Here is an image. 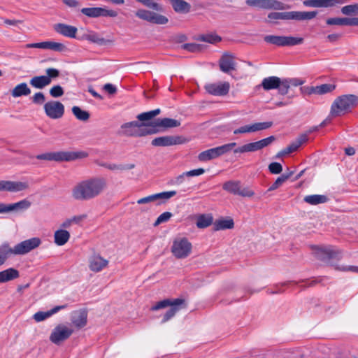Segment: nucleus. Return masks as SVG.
<instances>
[{"mask_svg": "<svg viewBox=\"0 0 358 358\" xmlns=\"http://www.w3.org/2000/svg\"><path fill=\"white\" fill-rule=\"evenodd\" d=\"M303 83V80L296 78H280L277 76H269L264 78L257 88L262 87L266 91L278 90V94L284 96L289 93L291 87H298Z\"/></svg>", "mask_w": 358, "mask_h": 358, "instance_id": "nucleus-3", "label": "nucleus"}, {"mask_svg": "<svg viewBox=\"0 0 358 358\" xmlns=\"http://www.w3.org/2000/svg\"><path fill=\"white\" fill-rule=\"evenodd\" d=\"M46 78H49V83H51L52 79L56 78L59 76L60 72L58 69L54 68H48L45 70Z\"/></svg>", "mask_w": 358, "mask_h": 358, "instance_id": "nucleus-53", "label": "nucleus"}, {"mask_svg": "<svg viewBox=\"0 0 358 358\" xmlns=\"http://www.w3.org/2000/svg\"><path fill=\"white\" fill-rule=\"evenodd\" d=\"M29 83L36 89H43L50 85L49 78H46L45 76H34L30 80Z\"/></svg>", "mask_w": 358, "mask_h": 358, "instance_id": "nucleus-35", "label": "nucleus"}, {"mask_svg": "<svg viewBox=\"0 0 358 358\" xmlns=\"http://www.w3.org/2000/svg\"><path fill=\"white\" fill-rule=\"evenodd\" d=\"M86 39L92 43H96L100 45H106L108 41L100 37L97 34H90L86 36Z\"/></svg>", "mask_w": 358, "mask_h": 358, "instance_id": "nucleus-47", "label": "nucleus"}, {"mask_svg": "<svg viewBox=\"0 0 358 358\" xmlns=\"http://www.w3.org/2000/svg\"><path fill=\"white\" fill-rule=\"evenodd\" d=\"M103 90L109 94H114L117 92L116 87L110 83L104 85Z\"/></svg>", "mask_w": 358, "mask_h": 358, "instance_id": "nucleus-64", "label": "nucleus"}, {"mask_svg": "<svg viewBox=\"0 0 358 358\" xmlns=\"http://www.w3.org/2000/svg\"><path fill=\"white\" fill-rule=\"evenodd\" d=\"M213 224V217L210 214L199 215L196 220V227L199 229L206 228L211 224Z\"/></svg>", "mask_w": 358, "mask_h": 358, "instance_id": "nucleus-34", "label": "nucleus"}, {"mask_svg": "<svg viewBox=\"0 0 358 358\" xmlns=\"http://www.w3.org/2000/svg\"><path fill=\"white\" fill-rule=\"evenodd\" d=\"M217 157H219V156L215 148L203 151L198 155V159L200 162H207Z\"/></svg>", "mask_w": 358, "mask_h": 358, "instance_id": "nucleus-37", "label": "nucleus"}, {"mask_svg": "<svg viewBox=\"0 0 358 358\" xmlns=\"http://www.w3.org/2000/svg\"><path fill=\"white\" fill-rule=\"evenodd\" d=\"M317 95H323L333 92L336 89V85L333 84H322L316 86Z\"/></svg>", "mask_w": 358, "mask_h": 358, "instance_id": "nucleus-45", "label": "nucleus"}, {"mask_svg": "<svg viewBox=\"0 0 358 358\" xmlns=\"http://www.w3.org/2000/svg\"><path fill=\"white\" fill-rule=\"evenodd\" d=\"M275 139L276 138L274 136H270L258 141L249 143L239 146L234 150V153L237 154L256 152L270 145L275 141Z\"/></svg>", "mask_w": 358, "mask_h": 358, "instance_id": "nucleus-11", "label": "nucleus"}, {"mask_svg": "<svg viewBox=\"0 0 358 358\" xmlns=\"http://www.w3.org/2000/svg\"><path fill=\"white\" fill-rule=\"evenodd\" d=\"M185 139L180 136H164L154 138L151 144L155 147H168L185 143Z\"/></svg>", "mask_w": 358, "mask_h": 358, "instance_id": "nucleus-19", "label": "nucleus"}, {"mask_svg": "<svg viewBox=\"0 0 358 358\" xmlns=\"http://www.w3.org/2000/svg\"><path fill=\"white\" fill-rule=\"evenodd\" d=\"M192 248V243L187 238H180L173 241L171 252L176 258L184 259L189 255Z\"/></svg>", "mask_w": 358, "mask_h": 358, "instance_id": "nucleus-12", "label": "nucleus"}, {"mask_svg": "<svg viewBox=\"0 0 358 358\" xmlns=\"http://www.w3.org/2000/svg\"><path fill=\"white\" fill-rule=\"evenodd\" d=\"M345 2L343 0H305L303 5L313 8H328L332 7L336 4H342Z\"/></svg>", "mask_w": 358, "mask_h": 358, "instance_id": "nucleus-23", "label": "nucleus"}, {"mask_svg": "<svg viewBox=\"0 0 358 358\" xmlns=\"http://www.w3.org/2000/svg\"><path fill=\"white\" fill-rule=\"evenodd\" d=\"M41 244V240L34 237L23 241L17 244L13 248L8 243L0 245V266H2L11 255H25Z\"/></svg>", "mask_w": 358, "mask_h": 358, "instance_id": "nucleus-4", "label": "nucleus"}, {"mask_svg": "<svg viewBox=\"0 0 358 358\" xmlns=\"http://www.w3.org/2000/svg\"><path fill=\"white\" fill-rule=\"evenodd\" d=\"M170 306V308L164 315L162 323H165L171 320L176 313L182 308L185 307V301L183 299H166L157 302L155 306H152L151 310H157Z\"/></svg>", "mask_w": 358, "mask_h": 358, "instance_id": "nucleus-5", "label": "nucleus"}, {"mask_svg": "<svg viewBox=\"0 0 358 358\" xmlns=\"http://www.w3.org/2000/svg\"><path fill=\"white\" fill-rule=\"evenodd\" d=\"M49 317H50V314H49L48 311H46V312L38 311L34 315L33 318L36 322H41V321L45 320V319L48 318Z\"/></svg>", "mask_w": 358, "mask_h": 358, "instance_id": "nucleus-56", "label": "nucleus"}, {"mask_svg": "<svg viewBox=\"0 0 358 358\" xmlns=\"http://www.w3.org/2000/svg\"><path fill=\"white\" fill-rule=\"evenodd\" d=\"M220 70L224 73H229L235 70V62L233 57L228 54H224L219 62Z\"/></svg>", "mask_w": 358, "mask_h": 358, "instance_id": "nucleus-27", "label": "nucleus"}, {"mask_svg": "<svg viewBox=\"0 0 358 358\" xmlns=\"http://www.w3.org/2000/svg\"><path fill=\"white\" fill-rule=\"evenodd\" d=\"M264 41L279 47L294 46L303 43V38L301 37L275 35H266L264 37Z\"/></svg>", "mask_w": 358, "mask_h": 358, "instance_id": "nucleus-10", "label": "nucleus"}, {"mask_svg": "<svg viewBox=\"0 0 358 358\" xmlns=\"http://www.w3.org/2000/svg\"><path fill=\"white\" fill-rule=\"evenodd\" d=\"M317 11H287V12H272L268 15L271 20H290L298 21L309 20L316 17Z\"/></svg>", "mask_w": 358, "mask_h": 358, "instance_id": "nucleus-7", "label": "nucleus"}, {"mask_svg": "<svg viewBox=\"0 0 358 358\" xmlns=\"http://www.w3.org/2000/svg\"><path fill=\"white\" fill-rule=\"evenodd\" d=\"M15 213H21L27 210L31 206V202L27 199L14 203Z\"/></svg>", "mask_w": 358, "mask_h": 358, "instance_id": "nucleus-42", "label": "nucleus"}, {"mask_svg": "<svg viewBox=\"0 0 358 358\" xmlns=\"http://www.w3.org/2000/svg\"><path fill=\"white\" fill-rule=\"evenodd\" d=\"M73 333V330L72 329L59 324L52 331L50 336V340L54 344L59 345L61 343L68 339Z\"/></svg>", "mask_w": 358, "mask_h": 358, "instance_id": "nucleus-16", "label": "nucleus"}, {"mask_svg": "<svg viewBox=\"0 0 358 358\" xmlns=\"http://www.w3.org/2000/svg\"><path fill=\"white\" fill-rule=\"evenodd\" d=\"M54 29L57 33L71 38H76L78 31V29L76 27L63 23L55 24Z\"/></svg>", "mask_w": 358, "mask_h": 358, "instance_id": "nucleus-24", "label": "nucleus"}, {"mask_svg": "<svg viewBox=\"0 0 358 358\" xmlns=\"http://www.w3.org/2000/svg\"><path fill=\"white\" fill-rule=\"evenodd\" d=\"M205 173V170L202 168H199L197 169L191 170L187 172H185V174L187 177H193V176H198L200 175H202Z\"/></svg>", "mask_w": 358, "mask_h": 358, "instance_id": "nucleus-60", "label": "nucleus"}, {"mask_svg": "<svg viewBox=\"0 0 358 358\" xmlns=\"http://www.w3.org/2000/svg\"><path fill=\"white\" fill-rule=\"evenodd\" d=\"M347 17L328 18L326 21L328 25L347 26Z\"/></svg>", "mask_w": 358, "mask_h": 358, "instance_id": "nucleus-49", "label": "nucleus"}, {"mask_svg": "<svg viewBox=\"0 0 358 358\" xmlns=\"http://www.w3.org/2000/svg\"><path fill=\"white\" fill-rule=\"evenodd\" d=\"M175 12L187 13L190 11L191 5L185 0H169Z\"/></svg>", "mask_w": 358, "mask_h": 358, "instance_id": "nucleus-30", "label": "nucleus"}, {"mask_svg": "<svg viewBox=\"0 0 358 358\" xmlns=\"http://www.w3.org/2000/svg\"><path fill=\"white\" fill-rule=\"evenodd\" d=\"M25 48L49 49L57 52H64L66 50V47L63 43L54 41L28 43L25 45Z\"/></svg>", "mask_w": 358, "mask_h": 358, "instance_id": "nucleus-22", "label": "nucleus"}, {"mask_svg": "<svg viewBox=\"0 0 358 358\" xmlns=\"http://www.w3.org/2000/svg\"><path fill=\"white\" fill-rule=\"evenodd\" d=\"M206 92L210 95L224 96L230 90V84L228 82H219L215 83H206L204 85Z\"/></svg>", "mask_w": 358, "mask_h": 358, "instance_id": "nucleus-18", "label": "nucleus"}, {"mask_svg": "<svg viewBox=\"0 0 358 358\" xmlns=\"http://www.w3.org/2000/svg\"><path fill=\"white\" fill-rule=\"evenodd\" d=\"M32 101L36 104H42L45 101V96L42 92L36 93L32 97Z\"/></svg>", "mask_w": 358, "mask_h": 358, "instance_id": "nucleus-59", "label": "nucleus"}, {"mask_svg": "<svg viewBox=\"0 0 358 358\" xmlns=\"http://www.w3.org/2000/svg\"><path fill=\"white\" fill-rule=\"evenodd\" d=\"M234 227V220L229 217H228L227 218L222 217L220 219L216 220L213 222L214 231L231 229Z\"/></svg>", "mask_w": 358, "mask_h": 358, "instance_id": "nucleus-28", "label": "nucleus"}, {"mask_svg": "<svg viewBox=\"0 0 358 358\" xmlns=\"http://www.w3.org/2000/svg\"><path fill=\"white\" fill-rule=\"evenodd\" d=\"M28 188L29 184L27 182L0 180V192H18Z\"/></svg>", "mask_w": 358, "mask_h": 358, "instance_id": "nucleus-21", "label": "nucleus"}, {"mask_svg": "<svg viewBox=\"0 0 358 358\" xmlns=\"http://www.w3.org/2000/svg\"><path fill=\"white\" fill-rule=\"evenodd\" d=\"M315 256L324 264L335 266L336 264L342 258V252L334 249L332 246L317 247L315 250Z\"/></svg>", "mask_w": 358, "mask_h": 358, "instance_id": "nucleus-8", "label": "nucleus"}, {"mask_svg": "<svg viewBox=\"0 0 358 358\" xmlns=\"http://www.w3.org/2000/svg\"><path fill=\"white\" fill-rule=\"evenodd\" d=\"M241 187V182L239 181L236 180H229L223 184L222 188L224 190L233 194L234 195H238L239 193V189Z\"/></svg>", "mask_w": 358, "mask_h": 358, "instance_id": "nucleus-38", "label": "nucleus"}, {"mask_svg": "<svg viewBox=\"0 0 358 358\" xmlns=\"http://www.w3.org/2000/svg\"><path fill=\"white\" fill-rule=\"evenodd\" d=\"M81 13L89 17H111L117 16V13L113 10H108L101 7L83 8Z\"/></svg>", "mask_w": 358, "mask_h": 358, "instance_id": "nucleus-20", "label": "nucleus"}, {"mask_svg": "<svg viewBox=\"0 0 358 358\" xmlns=\"http://www.w3.org/2000/svg\"><path fill=\"white\" fill-rule=\"evenodd\" d=\"M339 115L340 113H330V115L322 122H321L320 124L311 127L306 134L308 135V134L318 131L320 128L326 127L331 123L333 118L339 116Z\"/></svg>", "mask_w": 358, "mask_h": 358, "instance_id": "nucleus-43", "label": "nucleus"}, {"mask_svg": "<svg viewBox=\"0 0 358 358\" xmlns=\"http://www.w3.org/2000/svg\"><path fill=\"white\" fill-rule=\"evenodd\" d=\"M252 133L250 125L242 126L234 131V134L237 135L240 134Z\"/></svg>", "mask_w": 358, "mask_h": 358, "instance_id": "nucleus-61", "label": "nucleus"}, {"mask_svg": "<svg viewBox=\"0 0 358 358\" xmlns=\"http://www.w3.org/2000/svg\"><path fill=\"white\" fill-rule=\"evenodd\" d=\"M108 262L100 256L93 257L90 262V268L94 272H99L108 265Z\"/></svg>", "mask_w": 358, "mask_h": 358, "instance_id": "nucleus-31", "label": "nucleus"}, {"mask_svg": "<svg viewBox=\"0 0 358 358\" xmlns=\"http://www.w3.org/2000/svg\"><path fill=\"white\" fill-rule=\"evenodd\" d=\"M107 186L106 180L94 177L83 180L72 189V196L76 200L86 201L99 196Z\"/></svg>", "mask_w": 358, "mask_h": 358, "instance_id": "nucleus-1", "label": "nucleus"}, {"mask_svg": "<svg viewBox=\"0 0 358 358\" xmlns=\"http://www.w3.org/2000/svg\"><path fill=\"white\" fill-rule=\"evenodd\" d=\"M71 322L77 328L84 327L87 322V312L84 309L74 311L71 315Z\"/></svg>", "mask_w": 358, "mask_h": 358, "instance_id": "nucleus-26", "label": "nucleus"}, {"mask_svg": "<svg viewBox=\"0 0 358 358\" xmlns=\"http://www.w3.org/2000/svg\"><path fill=\"white\" fill-rule=\"evenodd\" d=\"M135 15L139 19L152 24L162 25L169 22L167 17L148 10L139 9L136 12Z\"/></svg>", "mask_w": 358, "mask_h": 358, "instance_id": "nucleus-14", "label": "nucleus"}, {"mask_svg": "<svg viewBox=\"0 0 358 358\" xmlns=\"http://www.w3.org/2000/svg\"><path fill=\"white\" fill-rule=\"evenodd\" d=\"M45 112H64V105L57 101H51L45 103Z\"/></svg>", "mask_w": 358, "mask_h": 358, "instance_id": "nucleus-39", "label": "nucleus"}, {"mask_svg": "<svg viewBox=\"0 0 358 358\" xmlns=\"http://www.w3.org/2000/svg\"><path fill=\"white\" fill-rule=\"evenodd\" d=\"M236 145V143H229L221 146L216 147L217 155L219 157L230 152Z\"/></svg>", "mask_w": 358, "mask_h": 358, "instance_id": "nucleus-48", "label": "nucleus"}, {"mask_svg": "<svg viewBox=\"0 0 358 358\" xmlns=\"http://www.w3.org/2000/svg\"><path fill=\"white\" fill-rule=\"evenodd\" d=\"M30 94L31 90L26 83H22L16 85L11 91V95L15 98L22 96H27Z\"/></svg>", "mask_w": 358, "mask_h": 358, "instance_id": "nucleus-32", "label": "nucleus"}, {"mask_svg": "<svg viewBox=\"0 0 358 358\" xmlns=\"http://www.w3.org/2000/svg\"><path fill=\"white\" fill-rule=\"evenodd\" d=\"M172 215V213L170 212H164L162 213L155 222L154 226L156 227L162 223L168 222Z\"/></svg>", "mask_w": 358, "mask_h": 358, "instance_id": "nucleus-51", "label": "nucleus"}, {"mask_svg": "<svg viewBox=\"0 0 358 358\" xmlns=\"http://www.w3.org/2000/svg\"><path fill=\"white\" fill-rule=\"evenodd\" d=\"M246 4L263 9L285 10L287 6L282 2L277 0H246Z\"/></svg>", "mask_w": 358, "mask_h": 358, "instance_id": "nucleus-15", "label": "nucleus"}, {"mask_svg": "<svg viewBox=\"0 0 358 358\" xmlns=\"http://www.w3.org/2000/svg\"><path fill=\"white\" fill-rule=\"evenodd\" d=\"M197 40L212 44H215L222 41V38L215 33H209L199 35Z\"/></svg>", "mask_w": 358, "mask_h": 358, "instance_id": "nucleus-40", "label": "nucleus"}, {"mask_svg": "<svg viewBox=\"0 0 358 358\" xmlns=\"http://www.w3.org/2000/svg\"><path fill=\"white\" fill-rule=\"evenodd\" d=\"M268 170L273 174H279L282 171V166L278 162H272L268 165Z\"/></svg>", "mask_w": 358, "mask_h": 358, "instance_id": "nucleus-55", "label": "nucleus"}, {"mask_svg": "<svg viewBox=\"0 0 358 358\" xmlns=\"http://www.w3.org/2000/svg\"><path fill=\"white\" fill-rule=\"evenodd\" d=\"M308 136L307 134H302L294 141H292L285 149L278 153V156L281 155L291 154L298 150V148L304 143L307 142Z\"/></svg>", "mask_w": 358, "mask_h": 358, "instance_id": "nucleus-25", "label": "nucleus"}, {"mask_svg": "<svg viewBox=\"0 0 358 358\" xmlns=\"http://www.w3.org/2000/svg\"><path fill=\"white\" fill-rule=\"evenodd\" d=\"M336 269L342 271H350L358 273V266H347L342 267H336Z\"/></svg>", "mask_w": 358, "mask_h": 358, "instance_id": "nucleus-63", "label": "nucleus"}, {"mask_svg": "<svg viewBox=\"0 0 358 358\" xmlns=\"http://www.w3.org/2000/svg\"><path fill=\"white\" fill-rule=\"evenodd\" d=\"M287 176H280L278 177L275 181L270 186L268 191H273L280 187L286 180Z\"/></svg>", "mask_w": 358, "mask_h": 358, "instance_id": "nucleus-52", "label": "nucleus"}, {"mask_svg": "<svg viewBox=\"0 0 358 358\" xmlns=\"http://www.w3.org/2000/svg\"><path fill=\"white\" fill-rule=\"evenodd\" d=\"M50 94L55 98L60 97L64 94V90L60 85H55L50 90Z\"/></svg>", "mask_w": 358, "mask_h": 358, "instance_id": "nucleus-54", "label": "nucleus"}, {"mask_svg": "<svg viewBox=\"0 0 358 358\" xmlns=\"http://www.w3.org/2000/svg\"><path fill=\"white\" fill-rule=\"evenodd\" d=\"M149 122V129L152 131V134H157L164 131L163 128H173L180 125V122L171 118H151Z\"/></svg>", "mask_w": 358, "mask_h": 358, "instance_id": "nucleus-13", "label": "nucleus"}, {"mask_svg": "<svg viewBox=\"0 0 358 358\" xmlns=\"http://www.w3.org/2000/svg\"><path fill=\"white\" fill-rule=\"evenodd\" d=\"M329 200L328 197L325 195L313 194L306 196L303 201L310 205H317L320 203H324Z\"/></svg>", "mask_w": 358, "mask_h": 358, "instance_id": "nucleus-36", "label": "nucleus"}, {"mask_svg": "<svg viewBox=\"0 0 358 358\" xmlns=\"http://www.w3.org/2000/svg\"><path fill=\"white\" fill-rule=\"evenodd\" d=\"M20 277V272L14 268H8L0 271V284L5 283Z\"/></svg>", "mask_w": 358, "mask_h": 358, "instance_id": "nucleus-29", "label": "nucleus"}, {"mask_svg": "<svg viewBox=\"0 0 358 358\" xmlns=\"http://www.w3.org/2000/svg\"><path fill=\"white\" fill-rule=\"evenodd\" d=\"M176 191L163 192L141 198L137 201L138 204H145L157 201V205L165 203L169 199L176 194Z\"/></svg>", "mask_w": 358, "mask_h": 358, "instance_id": "nucleus-17", "label": "nucleus"}, {"mask_svg": "<svg viewBox=\"0 0 358 358\" xmlns=\"http://www.w3.org/2000/svg\"><path fill=\"white\" fill-rule=\"evenodd\" d=\"M182 48L190 52H199L203 50V45L197 43H185Z\"/></svg>", "mask_w": 358, "mask_h": 358, "instance_id": "nucleus-50", "label": "nucleus"}, {"mask_svg": "<svg viewBox=\"0 0 358 358\" xmlns=\"http://www.w3.org/2000/svg\"><path fill=\"white\" fill-rule=\"evenodd\" d=\"M341 10L345 15H358V3L345 6Z\"/></svg>", "mask_w": 358, "mask_h": 358, "instance_id": "nucleus-44", "label": "nucleus"}, {"mask_svg": "<svg viewBox=\"0 0 358 358\" xmlns=\"http://www.w3.org/2000/svg\"><path fill=\"white\" fill-rule=\"evenodd\" d=\"M291 283H293L294 285H297L298 282H294V281H288V282H283L280 285H277L275 286V288L276 289L274 290V291H271V292H269L268 293L269 294H279V293H282L284 292V289L282 288V287L284 286H287Z\"/></svg>", "mask_w": 358, "mask_h": 358, "instance_id": "nucleus-58", "label": "nucleus"}, {"mask_svg": "<svg viewBox=\"0 0 358 358\" xmlns=\"http://www.w3.org/2000/svg\"><path fill=\"white\" fill-rule=\"evenodd\" d=\"M85 152H50L40 154L36 158L40 160L60 162H70L77 159L85 158L87 157Z\"/></svg>", "mask_w": 358, "mask_h": 358, "instance_id": "nucleus-6", "label": "nucleus"}, {"mask_svg": "<svg viewBox=\"0 0 358 358\" xmlns=\"http://www.w3.org/2000/svg\"><path fill=\"white\" fill-rule=\"evenodd\" d=\"M301 90L303 95L311 96L312 94L317 95V87L316 86H306L301 88Z\"/></svg>", "mask_w": 358, "mask_h": 358, "instance_id": "nucleus-57", "label": "nucleus"}, {"mask_svg": "<svg viewBox=\"0 0 358 358\" xmlns=\"http://www.w3.org/2000/svg\"><path fill=\"white\" fill-rule=\"evenodd\" d=\"M273 125L272 122H256L250 126L251 132H256L258 131L265 130L266 129L270 128Z\"/></svg>", "mask_w": 358, "mask_h": 358, "instance_id": "nucleus-46", "label": "nucleus"}, {"mask_svg": "<svg viewBox=\"0 0 358 358\" xmlns=\"http://www.w3.org/2000/svg\"><path fill=\"white\" fill-rule=\"evenodd\" d=\"M358 105V96L354 94H344L338 96L331 106L330 112H348Z\"/></svg>", "mask_w": 358, "mask_h": 358, "instance_id": "nucleus-9", "label": "nucleus"}, {"mask_svg": "<svg viewBox=\"0 0 358 358\" xmlns=\"http://www.w3.org/2000/svg\"><path fill=\"white\" fill-rule=\"evenodd\" d=\"M55 243L59 246L64 245L70 238V233L64 229H59L55 232Z\"/></svg>", "mask_w": 358, "mask_h": 358, "instance_id": "nucleus-33", "label": "nucleus"}, {"mask_svg": "<svg viewBox=\"0 0 358 358\" xmlns=\"http://www.w3.org/2000/svg\"><path fill=\"white\" fill-rule=\"evenodd\" d=\"M254 192L250 190L248 188H243L241 189V187L239 189V193L238 195L243 196V197H251L254 195Z\"/></svg>", "mask_w": 358, "mask_h": 358, "instance_id": "nucleus-62", "label": "nucleus"}, {"mask_svg": "<svg viewBox=\"0 0 358 358\" xmlns=\"http://www.w3.org/2000/svg\"><path fill=\"white\" fill-rule=\"evenodd\" d=\"M159 113H140L137 116V120L127 122L121 126L119 134L127 136H145L151 135L152 131L149 129V122L151 118Z\"/></svg>", "mask_w": 358, "mask_h": 358, "instance_id": "nucleus-2", "label": "nucleus"}, {"mask_svg": "<svg viewBox=\"0 0 358 358\" xmlns=\"http://www.w3.org/2000/svg\"><path fill=\"white\" fill-rule=\"evenodd\" d=\"M100 166H103L109 170L112 171H125V170H130L135 167L134 164H107V163H103L101 164Z\"/></svg>", "mask_w": 358, "mask_h": 358, "instance_id": "nucleus-41", "label": "nucleus"}]
</instances>
